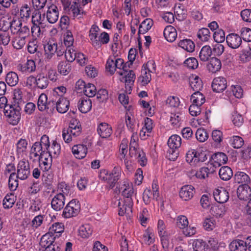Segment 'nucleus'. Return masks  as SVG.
Returning a JSON list of instances; mask_svg holds the SVG:
<instances>
[{"instance_id":"obj_1","label":"nucleus","mask_w":251,"mask_h":251,"mask_svg":"<svg viewBox=\"0 0 251 251\" xmlns=\"http://www.w3.org/2000/svg\"><path fill=\"white\" fill-rule=\"evenodd\" d=\"M21 108L19 106L12 105L4 106L3 112L8 123L12 125H17L21 119Z\"/></svg>"},{"instance_id":"obj_2","label":"nucleus","mask_w":251,"mask_h":251,"mask_svg":"<svg viewBox=\"0 0 251 251\" xmlns=\"http://www.w3.org/2000/svg\"><path fill=\"white\" fill-rule=\"evenodd\" d=\"M89 36L95 47H100L101 44H106L109 41V35L107 32H90Z\"/></svg>"},{"instance_id":"obj_3","label":"nucleus","mask_w":251,"mask_h":251,"mask_svg":"<svg viewBox=\"0 0 251 251\" xmlns=\"http://www.w3.org/2000/svg\"><path fill=\"white\" fill-rule=\"evenodd\" d=\"M80 204L78 201L73 199L64 208L62 216L65 218L76 216L80 211Z\"/></svg>"},{"instance_id":"obj_4","label":"nucleus","mask_w":251,"mask_h":251,"mask_svg":"<svg viewBox=\"0 0 251 251\" xmlns=\"http://www.w3.org/2000/svg\"><path fill=\"white\" fill-rule=\"evenodd\" d=\"M121 189L122 190V195L125 197L124 200L126 204L127 205L126 210L130 211L131 206L133 205V199L132 198L134 195V189L132 185L125 182Z\"/></svg>"},{"instance_id":"obj_5","label":"nucleus","mask_w":251,"mask_h":251,"mask_svg":"<svg viewBox=\"0 0 251 251\" xmlns=\"http://www.w3.org/2000/svg\"><path fill=\"white\" fill-rule=\"evenodd\" d=\"M17 177L21 180L26 179L30 174L28 161L25 159L20 161L17 165Z\"/></svg>"},{"instance_id":"obj_6","label":"nucleus","mask_w":251,"mask_h":251,"mask_svg":"<svg viewBox=\"0 0 251 251\" xmlns=\"http://www.w3.org/2000/svg\"><path fill=\"white\" fill-rule=\"evenodd\" d=\"M129 152L130 157L137 159L138 162L141 166L144 167L146 165L147 159L145 153L139 147V146L129 147Z\"/></svg>"},{"instance_id":"obj_7","label":"nucleus","mask_w":251,"mask_h":251,"mask_svg":"<svg viewBox=\"0 0 251 251\" xmlns=\"http://www.w3.org/2000/svg\"><path fill=\"white\" fill-rule=\"evenodd\" d=\"M65 197L64 194L59 193L54 196L51 201L52 208L56 211L61 210L65 204Z\"/></svg>"},{"instance_id":"obj_8","label":"nucleus","mask_w":251,"mask_h":251,"mask_svg":"<svg viewBox=\"0 0 251 251\" xmlns=\"http://www.w3.org/2000/svg\"><path fill=\"white\" fill-rule=\"evenodd\" d=\"M227 87V81L224 77H215L212 83V88L214 92L220 93Z\"/></svg>"},{"instance_id":"obj_9","label":"nucleus","mask_w":251,"mask_h":251,"mask_svg":"<svg viewBox=\"0 0 251 251\" xmlns=\"http://www.w3.org/2000/svg\"><path fill=\"white\" fill-rule=\"evenodd\" d=\"M237 195L239 199L246 201L251 196V188L247 184L240 185L237 189Z\"/></svg>"},{"instance_id":"obj_10","label":"nucleus","mask_w":251,"mask_h":251,"mask_svg":"<svg viewBox=\"0 0 251 251\" xmlns=\"http://www.w3.org/2000/svg\"><path fill=\"white\" fill-rule=\"evenodd\" d=\"M226 41L229 47L237 49L242 43V38L237 34L231 33L227 35Z\"/></svg>"},{"instance_id":"obj_11","label":"nucleus","mask_w":251,"mask_h":251,"mask_svg":"<svg viewBox=\"0 0 251 251\" xmlns=\"http://www.w3.org/2000/svg\"><path fill=\"white\" fill-rule=\"evenodd\" d=\"M211 158L212 161L210 165H212L213 167L215 168L220 167L222 164L226 163L228 159L226 155L223 152H217Z\"/></svg>"},{"instance_id":"obj_12","label":"nucleus","mask_w":251,"mask_h":251,"mask_svg":"<svg viewBox=\"0 0 251 251\" xmlns=\"http://www.w3.org/2000/svg\"><path fill=\"white\" fill-rule=\"evenodd\" d=\"M45 50V59L46 61H49L54 53L57 51V45L55 43H52L50 41L44 46Z\"/></svg>"},{"instance_id":"obj_13","label":"nucleus","mask_w":251,"mask_h":251,"mask_svg":"<svg viewBox=\"0 0 251 251\" xmlns=\"http://www.w3.org/2000/svg\"><path fill=\"white\" fill-rule=\"evenodd\" d=\"M213 197L216 201L220 203L226 202L229 199L228 192L225 189H215L213 192Z\"/></svg>"},{"instance_id":"obj_14","label":"nucleus","mask_w":251,"mask_h":251,"mask_svg":"<svg viewBox=\"0 0 251 251\" xmlns=\"http://www.w3.org/2000/svg\"><path fill=\"white\" fill-rule=\"evenodd\" d=\"M58 9L54 4H51L48 7L46 17L47 20L50 23H55L58 19Z\"/></svg>"},{"instance_id":"obj_15","label":"nucleus","mask_w":251,"mask_h":251,"mask_svg":"<svg viewBox=\"0 0 251 251\" xmlns=\"http://www.w3.org/2000/svg\"><path fill=\"white\" fill-rule=\"evenodd\" d=\"M195 193L194 187L192 185H184L179 191V196L184 201L191 199Z\"/></svg>"},{"instance_id":"obj_16","label":"nucleus","mask_w":251,"mask_h":251,"mask_svg":"<svg viewBox=\"0 0 251 251\" xmlns=\"http://www.w3.org/2000/svg\"><path fill=\"white\" fill-rule=\"evenodd\" d=\"M32 23L33 26L31 27V31L37 30V31H41L39 25L42 24L41 13L38 9H34L32 12Z\"/></svg>"},{"instance_id":"obj_17","label":"nucleus","mask_w":251,"mask_h":251,"mask_svg":"<svg viewBox=\"0 0 251 251\" xmlns=\"http://www.w3.org/2000/svg\"><path fill=\"white\" fill-rule=\"evenodd\" d=\"M99 135L103 138L109 137L112 134V128L106 123H101L99 124L97 128Z\"/></svg>"},{"instance_id":"obj_18","label":"nucleus","mask_w":251,"mask_h":251,"mask_svg":"<svg viewBox=\"0 0 251 251\" xmlns=\"http://www.w3.org/2000/svg\"><path fill=\"white\" fill-rule=\"evenodd\" d=\"M72 150L75 157L79 159L85 157L87 152L86 146L81 144L74 145Z\"/></svg>"},{"instance_id":"obj_19","label":"nucleus","mask_w":251,"mask_h":251,"mask_svg":"<svg viewBox=\"0 0 251 251\" xmlns=\"http://www.w3.org/2000/svg\"><path fill=\"white\" fill-rule=\"evenodd\" d=\"M67 129L70 130L73 136L75 137L78 136L81 130L79 121L76 119H72L70 121L69 127Z\"/></svg>"},{"instance_id":"obj_20","label":"nucleus","mask_w":251,"mask_h":251,"mask_svg":"<svg viewBox=\"0 0 251 251\" xmlns=\"http://www.w3.org/2000/svg\"><path fill=\"white\" fill-rule=\"evenodd\" d=\"M78 108L83 113L89 112L92 108V101L89 98H81L78 102Z\"/></svg>"},{"instance_id":"obj_21","label":"nucleus","mask_w":251,"mask_h":251,"mask_svg":"<svg viewBox=\"0 0 251 251\" xmlns=\"http://www.w3.org/2000/svg\"><path fill=\"white\" fill-rule=\"evenodd\" d=\"M231 251H246L247 245L246 241L242 240H233L229 244Z\"/></svg>"},{"instance_id":"obj_22","label":"nucleus","mask_w":251,"mask_h":251,"mask_svg":"<svg viewBox=\"0 0 251 251\" xmlns=\"http://www.w3.org/2000/svg\"><path fill=\"white\" fill-rule=\"evenodd\" d=\"M70 102L66 98L60 97L57 101L56 110L60 113H64L69 109Z\"/></svg>"},{"instance_id":"obj_23","label":"nucleus","mask_w":251,"mask_h":251,"mask_svg":"<svg viewBox=\"0 0 251 251\" xmlns=\"http://www.w3.org/2000/svg\"><path fill=\"white\" fill-rule=\"evenodd\" d=\"M20 71L24 73H31L35 71L36 65L32 59H27L24 64L19 66Z\"/></svg>"},{"instance_id":"obj_24","label":"nucleus","mask_w":251,"mask_h":251,"mask_svg":"<svg viewBox=\"0 0 251 251\" xmlns=\"http://www.w3.org/2000/svg\"><path fill=\"white\" fill-rule=\"evenodd\" d=\"M189 85L195 92L200 91L202 88V82L198 76H192L189 78Z\"/></svg>"},{"instance_id":"obj_25","label":"nucleus","mask_w":251,"mask_h":251,"mask_svg":"<svg viewBox=\"0 0 251 251\" xmlns=\"http://www.w3.org/2000/svg\"><path fill=\"white\" fill-rule=\"evenodd\" d=\"M208 70L212 73H215L221 68V62L220 59L216 57H212L207 65Z\"/></svg>"},{"instance_id":"obj_26","label":"nucleus","mask_w":251,"mask_h":251,"mask_svg":"<svg viewBox=\"0 0 251 251\" xmlns=\"http://www.w3.org/2000/svg\"><path fill=\"white\" fill-rule=\"evenodd\" d=\"M219 175L221 179L227 181L229 180L233 176V172L230 167L225 166L221 167L219 170Z\"/></svg>"},{"instance_id":"obj_27","label":"nucleus","mask_w":251,"mask_h":251,"mask_svg":"<svg viewBox=\"0 0 251 251\" xmlns=\"http://www.w3.org/2000/svg\"><path fill=\"white\" fill-rule=\"evenodd\" d=\"M45 151L44 148L41 145V144H39V142H36L31 147L30 154H33L34 156L35 157H40V159L43 157V155H44Z\"/></svg>"},{"instance_id":"obj_28","label":"nucleus","mask_w":251,"mask_h":251,"mask_svg":"<svg viewBox=\"0 0 251 251\" xmlns=\"http://www.w3.org/2000/svg\"><path fill=\"white\" fill-rule=\"evenodd\" d=\"M215 171L213 168L211 167L210 168L208 167H203L201 168L199 170L195 172L194 176L199 179H205L208 177L210 173H212Z\"/></svg>"},{"instance_id":"obj_29","label":"nucleus","mask_w":251,"mask_h":251,"mask_svg":"<svg viewBox=\"0 0 251 251\" xmlns=\"http://www.w3.org/2000/svg\"><path fill=\"white\" fill-rule=\"evenodd\" d=\"M93 233L92 226L89 224L81 226L78 229V234L83 238L89 237Z\"/></svg>"},{"instance_id":"obj_30","label":"nucleus","mask_w":251,"mask_h":251,"mask_svg":"<svg viewBox=\"0 0 251 251\" xmlns=\"http://www.w3.org/2000/svg\"><path fill=\"white\" fill-rule=\"evenodd\" d=\"M167 144L169 148L178 150L181 144V139L177 135H173L169 138Z\"/></svg>"},{"instance_id":"obj_31","label":"nucleus","mask_w":251,"mask_h":251,"mask_svg":"<svg viewBox=\"0 0 251 251\" xmlns=\"http://www.w3.org/2000/svg\"><path fill=\"white\" fill-rule=\"evenodd\" d=\"M234 179L238 183H244L248 184L251 180L250 176L243 172L238 171L234 176Z\"/></svg>"},{"instance_id":"obj_32","label":"nucleus","mask_w":251,"mask_h":251,"mask_svg":"<svg viewBox=\"0 0 251 251\" xmlns=\"http://www.w3.org/2000/svg\"><path fill=\"white\" fill-rule=\"evenodd\" d=\"M178 45L189 52H192L195 50V45L193 41L190 39H183L181 40Z\"/></svg>"},{"instance_id":"obj_33","label":"nucleus","mask_w":251,"mask_h":251,"mask_svg":"<svg viewBox=\"0 0 251 251\" xmlns=\"http://www.w3.org/2000/svg\"><path fill=\"white\" fill-rule=\"evenodd\" d=\"M11 2V0H0V19L8 15Z\"/></svg>"},{"instance_id":"obj_34","label":"nucleus","mask_w":251,"mask_h":251,"mask_svg":"<svg viewBox=\"0 0 251 251\" xmlns=\"http://www.w3.org/2000/svg\"><path fill=\"white\" fill-rule=\"evenodd\" d=\"M212 49L209 46L206 45L203 46L199 53V57L201 61L205 62L208 60L209 57L212 55Z\"/></svg>"},{"instance_id":"obj_35","label":"nucleus","mask_w":251,"mask_h":251,"mask_svg":"<svg viewBox=\"0 0 251 251\" xmlns=\"http://www.w3.org/2000/svg\"><path fill=\"white\" fill-rule=\"evenodd\" d=\"M135 79V75L132 70H130L125 76L121 78V81L125 83L126 88L129 87V90H131V85H132Z\"/></svg>"},{"instance_id":"obj_36","label":"nucleus","mask_w":251,"mask_h":251,"mask_svg":"<svg viewBox=\"0 0 251 251\" xmlns=\"http://www.w3.org/2000/svg\"><path fill=\"white\" fill-rule=\"evenodd\" d=\"M57 70L61 75H66L71 70V64L67 61H61L58 65Z\"/></svg>"},{"instance_id":"obj_37","label":"nucleus","mask_w":251,"mask_h":251,"mask_svg":"<svg viewBox=\"0 0 251 251\" xmlns=\"http://www.w3.org/2000/svg\"><path fill=\"white\" fill-rule=\"evenodd\" d=\"M18 177L15 172L11 173L8 179V187L10 191H15L18 186Z\"/></svg>"},{"instance_id":"obj_38","label":"nucleus","mask_w":251,"mask_h":251,"mask_svg":"<svg viewBox=\"0 0 251 251\" xmlns=\"http://www.w3.org/2000/svg\"><path fill=\"white\" fill-rule=\"evenodd\" d=\"M49 78L43 74L37 75V87L40 89H44L49 85Z\"/></svg>"},{"instance_id":"obj_39","label":"nucleus","mask_w":251,"mask_h":251,"mask_svg":"<svg viewBox=\"0 0 251 251\" xmlns=\"http://www.w3.org/2000/svg\"><path fill=\"white\" fill-rule=\"evenodd\" d=\"M18 80V76L15 72H10L6 75L5 81L8 85L14 86L17 84Z\"/></svg>"},{"instance_id":"obj_40","label":"nucleus","mask_w":251,"mask_h":251,"mask_svg":"<svg viewBox=\"0 0 251 251\" xmlns=\"http://www.w3.org/2000/svg\"><path fill=\"white\" fill-rule=\"evenodd\" d=\"M48 151H49V153L52 155L54 158H56L60 153V145L56 141L54 140L52 141L51 146H49Z\"/></svg>"},{"instance_id":"obj_41","label":"nucleus","mask_w":251,"mask_h":251,"mask_svg":"<svg viewBox=\"0 0 251 251\" xmlns=\"http://www.w3.org/2000/svg\"><path fill=\"white\" fill-rule=\"evenodd\" d=\"M191 100L193 103L201 105L205 102V99L203 95L200 91L195 92L191 96Z\"/></svg>"},{"instance_id":"obj_42","label":"nucleus","mask_w":251,"mask_h":251,"mask_svg":"<svg viewBox=\"0 0 251 251\" xmlns=\"http://www.w3.org/2000/svg\"><path fill=\"white\" fill-rule=\"evenodd\" d=\"M47 96L44 93L41 94L39 97L37 101V107L39 111H44L47 109Z\"/></svg>"},{"instance_id":"obj_43","label":"nucleus","mask_w":251,"mask_h":251,"mask_svg":"<svg viewBox=\"0 0 251 251\" xmlns=\"http://www.w3.org/2000/svg\"><path fill=\"white\" fill-rule=\"evenodd\" d=\"M15 196L13 194L6 195L3 200V205L5 209L11 208L15 202Z\"/></svg>"},{"instance_id":"obj_44","label":"nucleus","mask_w":251,"mask_h":251,"mask_svg":"<svg viewBox=\"0 0 251 251\" xmlns=\"http://www.w3.org/2000/svg\"><path fill=\"white\" fill-rule=\"evenodd\" d=\"M76 51L73 49V47H66L65 51V56L68 62H73L76 58Z\"/></svg>"},{"instance_id":"obj_45","label":"nucleus","mask_w":251,"mask_h":251,"mask_svg":"<svg viewBox=\"0 0 251 251\" xmlns=\"http://www.w3.org/2000/svg\"><path fill=\"white\" fill-rule=\"evenodd\" d=\"M31 13V8L27 4H25L21 7L20 10V16L24 21L29 19Z\"/></svg>"},{"instance_id":"obj_46","label":"nucleus","mask_w":251,"mask_h":251,"mask_svg":"<svg viewBox=\"0 0 251 251\" xmlns=\"http://www.w3.org/2000/svg\"><path fill=\"white\" fill-rule=\"evenodd\" d=\"M116 69H122V71L118 72L117 73L120 75H123L125 72H127L126 64H124L123 59L121 58H116L114 60Z\"/></svg>"},{"instance_id":"obj_47","label":"nucleus","mask_w":251,"mask_h":251,"mask_svg":"<svg viewBox=\"0 0 251 251\" xmlns=\"http://www.w3.org/2000/svg\"><path fill=\"white\" fill-rule=\"evenodd\" d=\"M193 246L194 251H206V250H208L206 243L200 239H198L195 241Z\"/></svg>"},{"instance_id":"obj_48","label":"nucleus","mask_w":251,"mask_h":251,"mask_svg":"<svg viewBox=\"0 0 251 251\" xmlns=\"http://www.w3.org/2000/svg\"><path fill=\"white\" fill-rule=\"evenodd\" d=\"M97 89L96 86L91 83L87 84L83 93L87 97H93L96 94Z\"/></svg>"},{"instance_id":"obj_49","label":"nucleus","mask_w":251,"mask_h":251,"mask_svg":"<svg viewBox=\"0 0 251 251\" xmlns=\"http://www.w3.org/2000/svg\"><path fill=\"white\" fill-rule=\"evenodd\" d=\"M151 72H148L146 69H142V76H140L139 79L141 80L143 85H146L151 80Z\"/></svg>"},{"instance_id":"obj_50","label":"nucleus","mask_w":251,"mask_h":251,"mask_svg":"<svg viewBox=\"0 0 251 251\" xmlns=\"http://www.w3.org/2000/svg\"><path fill=\"white\" fill-rule=\"evenodd\" d=\"M115 56H110L107 60L105 68L110 75H113L116 71L115 64L114 63Z\"/></svg>"},{"instance_id":"obj_51","label":"nucleus","mask_w":251,"mask_h":251,"mask_svg":"<svg viewBox=\"0 0 251 251\" xmlns=\"http://www.w3.org/2000/svg\"><path fill=\"white\" fill-rule=\"evenodd\" d=\"M27 142L25 139L21 138L16 144L17 152L22 154L25 152L27 149Z\"/></svg>"},{"instance_id":"obj_52","label":"nucleus","mask_w":251,"mask_h":251,"mask_svg":"<svg viewBox=\"0 0 251 251\" xmlns=\"http://www.w3.org/2000/svg\"><path fill=\"white\" fill-rule=\"evenodd\" d=\"M153 25V21L151 19H146L140 24L138 31H148Z\"/></svg>"},{"instance_id":"obj_53","label":"nucleus","mask_w":251,"mask_h":251,"mask_svg":"<svg viewBox=\"0 0 251 251\" xmlns=\"http://www.w3.org/2000/svg\"><path fill=\"white\" fill-rule=\"evenodd\" d=\"M196 137L199 141L203 142L208 139V135L204 129L199 128L196 132Z\"/></svg>"},{"instance_id":"obj_54","label":"nucleus","mask_w":251,"mask_h":251,"mask_svg":"<svg viewBox=\"0 0 251 251\" xmlns=\"http://www.w3.org/2000/svg\"><path fill=\"white\" fill-rule=\"evenodd\" d=\"M55 97H53L52 95L50 97L49 100H48L47 104V110L48 112L52 113L54 110L55 108L56 109L57 101L56 99H54Z\"/></svg>"},{"instance_id":"obj_55","label":"nucleus","mask_w":251,"mask_h":251,"mask_svg":"<svg viewBox=\"0 0 251 251\" xmlns=\"http://www.w3.org/2000/svg\"><path fill=\"white\" fill-rule=\"evenodd\" d=\"M50 231L51 233H61L64 231V225L62 223H55L50 227Z\"/></svg>"},{"instance_id":"obj_56","label":"nucleus","mask_w":251,"mask_h":251,"mask_svg":"<svg viewBox=\"0 0 251 251\" xmlns=\"http://www.w3.org/2000/svg\"><path fill=\"white\" fill-rule=\"evenodd\" d=\"M14 48L19 50L22 49L25 44V37H16L12 41Z\"/></svg>"},{"instance_id":"obj_57","label":"nucleus","mask_w":251,"mask_h":251,"mask_svg":"<svg viewBox=\"0 0 251 251\" xmlns=\"http://www.w3.org/2000/svg\"><path fill=\"white\" fill-rule=\"evenodd\" d=\"M179 150L175 149L169 148L166 153L167 158L171 161H175L179 155Z\"/></svg>"},{"instance_id":"obj_58","label":"nucleus","mask_w":251,"mask_h":251,"mask_svg":"<svg viewBox=\"0 0 251 251\" xmlns=\"http://www.w3.org/2000/svg\"><path fill=\"white\" fill-rule=\"evenodd\" d=\"M225 48L222 44L216 43L213 46L212 49V55L219 56L222 54L224 51Z\"/></svg>"},{"instance_id":"obj_59","label":"nucleus","mask_w":251,"mask_h":251,"mask_svg":"<svg viewBox=\"0 0 251 251\" xmlns=\"http://www.w3.org/2000/svg\"><path fill=\"white\" fill-rule=\"evenodd\" d=\"M118 207H119V215L121 216H123L125 214H129L132 213V210L133 206L131 207L130 211L126 210V208L127 205L126 204L125 202V201H124L123 202L122 205L120 201L118 202Z\"/></svg>"},{"instance_id":"obj_60","label":"nucleus","mask_w":251,"mask_h":251,"mask_svg":"<svg viewBox=\"0 0 251 251\" xmlns=\"http://www.w3.org/2000/svg\"><path fill=\"white\" fill-rule=\"evenodd\" d=\"M97 99L99 102H103L106 101L108 98V92L106 89H100L96 92Z\"/></svg>"},{"instance_id":"obj_61","label":"nucleus","mask_w":251,"mask_h":251,"mask_svg":"<svg viewBox=\"0 0 251 251\" xmlns=\"http://www.w3.org/2000/svg\"><path fill=\"white\" fill-rule=\"evenodd\" d=\"M120 174L112 175V174H110L107 177H106V179L108 180V183L110 188H112L115 186L116 183L120 179Z\"/></svg>"},{"instance_id":"obj_62","label":"nucleus","mask_w":251,"mask_h":251,"mask_svg":"<svg viewBox=\"0 0 251 251\" xmlns=\"http://www.w3.org/2000/svg\"><path fill=\"white\" fill-rule=\"evenodd\" d=\"M184 64L189 69H195L198 66V62L194 57H190L187 59Z\"/></svg>"},{"instance_id":"obj_63","label":"nucleus","mask_w":251,"mask_h":251,"mask_svg":"<svg viewBox=\"0 0 251 251\" xmlns=\"http://www.w3.org/2000/svg\"><path fill=\"white\" fill-rule=\"evenodd\" d=\"M127 143L126 139H123L120 146V152L122 156L121 159H124L126 157L127 152Z\"/></svg>"},{"instance_id":"obj_64","label":"nucleus","mask_w":251,"mask_h":251,"mask_svg":"<svg viewBox=\"0 0 251 251\" xmlns=\"http://www.w3.org/2000/svg\"><path fill=\"white\" fill-rule=\"evenodd\" d=\"M52 239V238H50L48 236L44 235L41 239L40 245L41 247L46 249L48 246L53 244L54 241Z\"/></svg>"}]
</instances>
